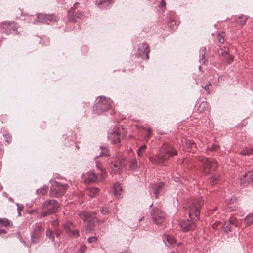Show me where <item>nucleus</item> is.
<instances>
[{"label": "nucleus", "mask_w": 253, "mask_h": 253, "mask_svg": "<svg viewBox=\"0 0 253 253\" xmlns=\"http://www.w3.org/2000/svg\"><path fill=\"white\" fill-rule=\"evenodd\" d=\"M78 215L85 222L84 226L86 231L89 232H92L94 229L96 221L95 213L93 212H91L87 211H82L78 213Z\"/></svg>", "instance_id": "3"}, {"label": "nucleus", "mask_w": 253, "mask_h": 253, "mask_svg": "<svg viewBox=\"0 0 253 253\" xmlns=\"http://www.w3.org/2000/svg\"><path fill=\"white\" fill-rule=\"evenodd\" d=\"M203 204L204 199L202 198H198L189 203L187 205L188 212L190 219L183 220L179 223L183 231L187 232L195 229V222L199 219L200 208Z\"/></svg>", "instance_id": "1"}, {"label": "nucleus", "mask_w": 253, "mask_h": 253, "mask_svg": "<svg viewBox=\"0 0 253 253\" xmlns=\"http://www.w3.org/2000/svg\"><path fill=\"white\" fill-rule=\"evenodd\" d=\"M42 227L40 225L36 224L31 233V243L35 244L39 242L41 236Z\"/></svg>", "instance_id": "15"}, {"label": "nucleus", "mask_w": 253, "mask_h": 253, "mask_svg": "<svg viewBox=\"0 0 253 253\" xmlns=\"http://www.w3.org/2000/svg\"><path fill=\"white\" fill-rule=\"evenodd\" d=\"M253 222V214H249L244 218V223L247 226L251 225Z\"/></svg>", "instance_id": "26"}, {"label": "nucleus", "mask_w": 253, "mask_h": 253, "mask_svg": "<svg viewBox=\"0 0 253 253\" xmlns=\"http://www.w3.org/2000/svg\"><path fill=\"white\" fill-rule=\"evenodd\" d=\"M151 129L150 128H147L146 129V137L147 138H149L150 137V136H151Z\"/></svg>", "instance_id": "43"}, {"label": "nucleus", "mask_w": 253, "mask_h": 253, "mask_svg": "<svg viewBox=\"0 0 253 253\" xmlns=\"http://www.w3.org/2000/svg\"><path fill=\"white\" fill-rule=\"evenodd\" d=\"M99 192V188H94V187L91 188L88 190L87 194L90 197H95L98 194Z\"/></svg>", "instance_id": "23"}, {"label": "nucleus", "mask_w": 253, "mask_h": 253, "mask_svg": "<svg viewBox=\"0 0 253 253\" xmlns=\"http://www.w3.org/2000/svg\"><path fill=\"white\" fill-rule=\"evenodd\" d=\"M177 154L174 146L169 143L164 144L159 149V153L151 158V162L155 164L166 166V161Z\"/></svg>", "instance_id": "2"}, {"label": "nucleus", "mask_w": 253, "mask_h": 253, "mask_svg": "<svg viewBox=\"0 0 253 253\" xmlns=\"http://www.w3.org/2000/svg\"><path fill=\"white\" fill-rule=\"evenodd\" d=\"M208 103L206 101H202L199 105L198 110L199 112H204L206 109H208Z\"/></svg>", "instance_id": "28"}, {"label": "nucleus", "mask_w": 253, "mask_h": 253, "mask_svg": "<svg viewBox=\"0 0 253 253\" xmlns=\"http://www.w3.org/2000/svg\"><path fill=\"white\" fill-rule=\"evenodd\" d=\"M160 4L162 6H165V2L164 1V0H162L161 2H160Z\"/></svg>", "instance_id": "49"}, {"label": "nucleus", "mask_w": 253, "mask_h": 253, "mask_svg": "<svg viewBox=\"0 0 253 253\" xmlns=\"http://www.w3.org/2000/svg\"><path fill=\"white\" fill-rule=\"evenodd\" d=\"M63 227L65 232H67V231H69V230H70L71 228H73L74 225L72 222L70 221H67L64 224Z\"/></svg>", "instance_id": "31"}, {"label": "nucleus", "mask_w": 253, "mask_h": 253, "mask_svg": "<svg viewBox=\"0 0 253 253\" xmlns=\"http://www.w3.org/2000/svg\"><path fill=\"white\" fill-rule=\"evenodd\" d=\"M237 220L235 217H231L230 219L224 222L223 226L224 231L226 233L231 232L233 230L232 227L233 226H237Z\"/></svg>", "instance_id": "17"}, {"label": "nucleus", "mask_w": 253, "mask_h": 253, "mask_svg": "<svg viewBox=\"0 0 253 253\" xmlns=\"http://www.w3.org/2000/svg\"><path fill=\"white\" fill-rule=\"evenodd\" d=\"M104 175L105 173L102 170L101 172L97 174L90 172L87 175L85 181L86 183L99 182L104 178Z\"/></svg>", "instance_id": "14"}, {"label": "nucleus", "mask_w": 253, "mask_h": 253, "mask_svg": "<svg viewBox=\"0 0 253 253\" xmlns=\"http://www.w3.org/2000/svg\"><path fill=\"white\" fill-rule=\"evenodd\" d=\"M86 250V246L84 244L81 243L79 245L78 253H84Z\"/></svg>", "instance_id": "34"}, {"label": "nucleus", "mask_w": 253, "mask_h": 253, "mask_svg": "<svg viewBox=\"0 0 253 253\" xmlns=\"http://www.w3.org/2000/svg\"><path fill=\"white\" fill-rule=\"evenodd\" d=\"M200 160L203 163V172L205 174H212L217 167V162L211 158H202Z\"/></svg>", "instance_id": "6"}, {"label": "nucleus", "mask_w": 253, "mask_h": 253, "mask_svg": "<svg viewBox=\"0 0 253 253\" xmlns=\"http://www.w3.org/2000/svg\"><path fill=\"white\" fill-rule=\"evenodd\" d=\"M206 52V48L205 47L201 48L200 50V59L199 61L200 63H204L205 62V55Z\"/></svg>", "instance_id": "27"}, {"label": "nucleus", "mask_w": 253, "mask_h": 253, "mask_svg": "<svg viewBox=\"0 0 253 253\" xmlns=\"http://www.w3.org/2000/svg\"><path fill=\"white\" fill-rule=\"evenodd\" d=\"M152 206H153V204H152L150 206V207H152Z\"/></svg>", "instance_id": "55"}, {"label": "nucleus", "mask_w": 253, "mask_h": 253, "mask_svg": "<svg viewBox=\"0 0 253 253\" xmlns=\"http://www.w3.org/2000/svg\"><path fill=\"white\" fill-rule=\"evenodd\" d=\"M97 238L95 236H92L89 237L87 239V241L89 243H92L93 242H96L97 241Z\"/></svg>", "instance_id": "41"}, {"label": "nucleus", "mask_w": 253, "mask_h": 253, "mask_svg": "<svg viewBox=\"0 0 253 253\" xmlns=\"http://www.w3.org/2000/svg\"><path fill=\"white\" fill-rule=\"evenodd\" d=\"M173 24H176V22L174 21H172L171 22V25H173Z\"/></svg>", "instance_id": "51"}, {"label": "nucleus", "mask_w": 253, "mask_h": 253, "mask_svg": "<svg viewBox=\"0 0 253 253\" xmlns=\"http://www.w3.org/2000/svg\"><path fill=\"white\" fill-rule=\"evenodd\" d=\"M151 215L154 222L157 225L162 224L165 220V213L156 208L152 209L151 212Z\"/></svg>", "instance_id": "11"}, {"label": "nucleus", "mask_w": 253, "mask_h": 253, "mask_svg": "<svg viewBox=\"0 0 253 253\" xmlns=\"http://www.w3.org/2000/svg\"><path fill=\"white\" fill-rule=\"evenodd\" d=\"M239 19L240 21H238L237 22L241 25H243L246 23L247 17L246 16H241L239 17Z\"/></svg>", "instance_id": "39"}, {"label": "nucleus", "mask_w": 253, "mask_h": 253, "mask_svg": "<svg viewBox=\"0 0 253 253\" xmlns=\"http://www.w3.org/2000/svg\"><path fill=\"white\" fill-rule=\"evenodd\" d=\"M57 20L56 16L54 14H44L39 13L37 17L34 20V24H37L40 22L41 23H45L50 24L52 22H56Z\"/></svg>", "instance_id": "9"}, {"label": "nucleus", "mask_w": 253, "mask_h": 253, "mask_svg": "<svg viewBox=\"0 0 253 253\" xmlns=\"http://www.w3.org/2000/svg\"><path fill=\"white\" fill-rule=\"evenodd\" d=\"M5 138H6V141L8 143H10V142H11V140H12V138H11V137L9 136V135H8L5 134Z\"/></svg>", "instance_id": "46"}, {"label": "nucleus", "mask_w": 253, "mask_h": 253, "mask_svg": "<svg viewBox=\"0 0 253 253\" xmlns=\"http://www.w3.org/2000/svg\"><path fill=\"white\" fill-rule=\"evenodd\" d=\"M224 33H219L217 35V40L219 42L223 43L224 42Z\"/></svg>", "instance_id": "36"}, {"label": "nucleus", "mask_w": 253, "mask_h": 253, "mask_svg": "<svg viewBox=\"0 0 253 253\" xmlns=\"http://www.w3.org/2000/svg\"><path fill=\"white\" fill-rule=\"evenodd\" d=\"M101 212L103 215H106L108 212V210L106 207H103L100 209Z\"/></svg>", "instance_id": "42"}, {"label": "nucleus", "mask_w": 253, "mask_h": 253, "mask_svg": "<svg viewBox=\"0 0 253 253\" xmlns=\"http://www.w3.org/2000/svg\"><path fill=\"white\" fill-rule=\"evenodd\" d=\"M113 0H102L99 3H98V6L99 8H101L102 6L104 7L107 6L111 4Z\"/></svg>", "instance_id": "29"}, {"label": "nucleus", "mask_w": 253, "mask_h": 253, "mask_svg": "<svg viewBox=\"0 0 253 253\" xmlns=\"http://www.w3.org/2000/svg\"><path fill=\"white\" fill-rule=\"evenodd\" d=\"M114 194L117 198H120L122 193V188L120 184L117 182L113 186Z\"/></svg>", "instance_id": "21"}, {"label": "nucleus", "mask_w": 253, "mask_h": 253, "mask_svg": "<svg viewBox=\"0 0 253 253\" xmlns=\"http://www.w3.org/2000/svg\"><path fill=\"white\" fill-rule=\"evenodd\" d=\"M163 241L168 246H172L176 243L175 239L169 235H165L163 237Z\"/></svg>", "instance_id": "20"}, {"label": "nucleus", "mask_w": 253, "mask_h": 253, "mask_svg": "<svg viewBox=\"0 0 253 253\" xmlns=\"http://www.w3.org/2000/svg\"><path fill=\"white\" fill-rule=\"evenodd\" d=\"M129 168L131 169H134L137 167V163L136 159H133L129 162Z\"/></svg>", "instance_id": "33"}, {"label": "nucleus", "mask_w": 253, "mask_h": 253, "mask_svg": "<svg viewBox=\"0 0 253 253\" xmlns=\"http://www.w3.org/2000/svg\"><path fill=\"white\" fill-rule=\"evenodd\" d=\"M12 222L10 220L6 218H0V224L6 227L11 226Z\"/></svg>", "instance_id": "30"}, {"label": "nucleus", "mask_w": 253, "mask_h": 253, "mask_svg": "<svg viewBox=\"0 0 253 253\" xmlns=\"http://www.w3.org/2000/svg\"><path fill=\"white\" fill-rule=\"evenodd\" d=\"M4 150L2 148V145L0 142V159L2 158L3 156Z\"/></svg>", "instance_id": "44"}, {"label": "nucleus", "mask_w": 253, "mask_h": 253, "mask_svg": "<svg viewBox=\"0 0 253 253\" xmlns=\"http://www.w3.org/2000/svg\"><path fill=\"white\" fill-rule=\"evenodd\" d=\"M253 181V171L249 170L243 173L240 178L241 186L246 187Z\"/></svg>", "instance_id": "13"}, {"label": "nucleus", "mask_w": 253, "mask_h": 253, "mask_svg": "<svg viewBox=\"0 0 253 253\" xmlns=\"http://www.w3.org/2000/svg\"><path fill=\"white\" fill-rule=\"evenodd\" d=\"M164 183L163 182H158L152 185V188L156 198L158 197L160 193V190L162 189Z\"/></svg>", "instance_id": "19"}, {"label": "nucleus", "mask_w": 253, "mask_h": 253, "mask_svg": "<svg viewBox=\"0 0 253 253\" xmlns=\"http://www.w3.org/2000/svg\"><path fill=\"white\" fill-rule=\"evenodd\" d=\"M59 208L57 201L54 199H48L42 204L43 212L41 213L42 217H45L54 213Z\"/></svg>", "instance_id": "4"}, {"label": "nucleus", "mask_w": 253, "mask_h": 253, "mask_svg": "<svg viewBox=\"0 0 253 253\" xmlns=\"http://www.w3.org/2000/svg\"><path fill=\"white\" fill-rule=\"evenodd\" d=\"M17 28V24L14 22H3L0 24L1 31L7 35L16 33Z\"/></svg>", "instance_id": "10"}, {"label": "nucleus", "mask_w": 253, "mask_h": 253, "mask_svg": "<svg viewBox=\"0 0 253 253\" xmlns=\"http://www.w3.org/2000/svg\"><path fill=\"white\" fill-rule=\"evenodd\" d=\"M253 153V147L251 149H245L241 151L240 154L242 155H249Z\"/></svg>", "instance_id": "32"}, {"label": "nucleus", "mask_w": 253, "mask_h": 253, "mask_svg": "<svg viewBox=\"0 0 253 253\" xmlns=\"http://www.w3.org/2000/svg\"><path fill=\"white\" fill-rule=\"evenodd\" d=\"M2 233H6L5 230L3 229L0 230V234Z\"/></svg>", "instance_id": "50"}, {"label": "nucleus", "mask_w": 253, "mask_h": 253, "mask_svg": "<svg viewBox=\"0 0 253 253\" xmlns=\"http://www.w3.org/2000/svg\"><path fill=\"white\" fill-rule=\"evenodd\" d=\"M199 69H201V66H199Z\"/></svg>", "instance_id": "57"}, {"label": "nucleus", "mask_w": 253, "mask_h": 253, "mask_svg": "<svg viewBox=\"0 0 253 253\" xmlns=\"http://www.w3.org/2000/svg\"><path fill=\"white\" fill-rule=\"evenodd\" d=\"M68 189L67 184H61L56 181L51 182L50 190V196L51 197H59L63 195Z\"/></svg>", "instance_id": "5"}, {"label": "nucleus", "mask_w": 253, "mask_h": 253, "mask_svg": "<svg viewBox=\"0 0 253 253\" xmlns=\"http://www.w3.org/2000/svg\"><path fill=\"white\" fill-rule=\"evenodd\" d=\"M122 131L123 130L120 127H115L114 128L112 132L110 133L108 136L112 143L114 144L120 143L121 139L123 138L124 136Z\"/></svg>", "instance_id": "12"}, {"label": "nucleus", "mask_w": 253, "mask_h": 253, "mask_svg": "<svg viewBox=\"0 0 253 253\" xmlns=\"http://www.w3.org/2000/svg\"><path fill=\"white\" fill-rule=\"evenodd\" d=\"M48 186L45 185L43 186V188L42 189H37L36 191V192L37 193H42L43 195L45 194V192L47 190Z\"/></svg>", "instance_id": "40"}, {"label": "nucleus", "mask_w": 253, "mask_h": 253, "mask_svg": "<svg viewBox=\"0 0 253 253\" xmlns=\"http://www.w3.org/2000/svg\"><path fill=\"white\" fill-rule=\"evenodd\" d=\"M180 244H181V243H179L178 244V246H179Z\"/></svg>", "instance_id": "56"}, {"label": "nucleus", "mask_w": 253, "mask_h": 253, "mask_svg": "<svg viewBox=\"0 0 253 253\" xmlns=\"http://www.w3.org/2000/svg\"><path fill=\"white\" fill-rule=\"evenodd\" d=\"M56 222H54L53 223V225L55 226V225H56Z\"/></svg>", "instance_id": "54"}, {"label": "nucleus", "mask_w": 253, "mask_h": 253, "mask_svg": "<svg viewBox=\"0 0 253 253\" xmlns=\"http://www.w3.org/2000/svg\"><path fill=\"white\" fill-rule=\"evenodd\" d=\"M9 200H10V201H13V199H12L11 198H9Z\"/></svg>", "instance_id": "53"}, {"label": "nucleus", "mask_w": 253, "mask_h": 253, "mask_svg": "<svg viewBox=\"0 0 253 253\" xmlns=\"http://www.w3.org/2000/svg\"><path fill=\"white\" fill-rule=\"evenodd\" d=\"M110 102L105 97L100 96L99 100L93 106V111L96 114L108 110L110 108Z\"/></svg>", "instance_id": "7"}, {"label": "nucleus", "mask_w": 253, "mask_h": 253, "mask_svg": "<svg viewBox=\"0 0 253 253\" xmlns=\"http://www.w3.org/2000/svg\"><path fill=\"white\" fill-rule=\"evenodd\" d=\"M187 151L189 152L195 151L196 144L195 142L192 140H189L187 141Z\"/></svg>", "instance_id": "25"}, {"label": "nucleus", "mask_w": 253, "mask_h": 253, "mask_svg": "<svg viewBox=\"0 0 253 253\" xmlns=\"http://www.w3.org/2000/svg\"><path fill=\"white\" fill-rule=\"evenodd\" d=\"M74 229V227L73 228H71L70 230H69V231H67V232H66L68 235H69L71 233V232H72V231H73V230Z\"/></svg>", "instance_id": "48"}, {"label": "nucleus", "mask_w": 253, "mask_h": 253, "mask_svg": "<svg viewBox=\"0 0 253 253\" xmlns=\"http://www.w3.org/2000/svg\"><path fill=\"white\" fill-rule=\"evenodd\" d=\"M16 204L17 207V211H18V216H20L21 215V212L23 210L24 206H23V205H22L21 204H19L18 203H16Z\"/></svg>", "instance_id": "37"}, {"label": "nucleus", "mask_w": 253, "mask_h": 253, "mask_svg": "<svg viewBox=\"0 0 253 253\" xmlns=\"http://www.w3.org/2000/svg\"><path fill=\"white\" fill-rule=\"evenodd\" d=\"M146 148L147 145L146 144H143L139 148L137 151V155L139 158H143L144 157V154L146 152Z\"/></svg>", "instance_id": "22"}, {"label": "nucleus", "mask_w": 253, "mask_h": 253, "mask_svg": "<svg viewBox=\"0 0 253 253\" xmlns=\"http://www.w3.org/2000/svg\"><path fill=\"white\" fill-rule=\"evenodd\" d=\"M79 4V2H76L75 4H74V6L75 7H76L77 6V5Z\"/></svg>", "instance_id": "52"}, {"label": "nucleus", "mask_w": 253, "mask_h": 253, "mask_svg": "<svg viewBox=\"0 0 253 253\" xmlns=\"http://www.w3.org/2000/svg\"><path fill=\"white\" fill-rule=\"evenodd\" d=\"M211 85V84L209 83L208 84H206L204 86H202L206 91L208 93H209V86Z\"/></svg>", "instance_id": "45"}, {"label": "nucleus", "mask_w": 253, "mask_h": 253, "mask_svg": "<svg viewBox=\"0 0 253 253\" xmlns=\"http://www.w3.org/2000/svg\"><path fill=\"white\" fill-rule=\"evenodd\" d=\"M209 182L211 185H214L218 183L219 181V175L217 173H215L213 175L209 178Z\"/></svg>", "instance_id": "24"}, {"label": "nucleus", "mask_w": 253, "mask_h": 253, "mask_svg": "<svg viewBox=\"0 0 253 253\" xmlns=\"http://www.w3.org/2000/svg\"><path fill=\"white\" fill-rule=\"evenodd\" d=\"M101 152L100 156H107L109 155L108 149L105 147H100Z\"/></svg>", "instance_id": "35"}, {"label": "nucleus", "mask_w": 253, "mask_h": 253, "mask_svg": "<svg viewBox=\"0 0 253 253\" xmlns=\"http://www.w3.org/2000/svg\"><path fill=\"white\" fill-rule=\"evenodd\" d=\"M218 147H219L217 145L215 144L213 145L212 150L214 151L216 150L217 149H218Z\"/></svg>", "instance_id": "47"}, {"label": "nucleus", "mask_w": 253, "mask_h": 253, "mask_svg": "<svg viewBox=\"0 0 253 253\" xmlns=\"http://www.w3.org/2000/svg\"><path fill=\"white\" fill-rule=\"evenodd\" d=\"M126 166V163L125 158H114L111 161L110 168L114 173H120L122 171V168Z\"/></svg>", "instance_id": "8"}, {"label": "nucleus", "mask_w": 253, "mask_h": 253, "mask_svg": "<svg viewBox=\"0 0 253 253\" xmlns=\"http://www.w3.org/2000/svg\"><path fill=\"white\" fill-rule=\"evenodd\" d=\"M149 52V46L148 44L145 43L142 44L138 49L137 53L138 55L141 57H144L145 56L146 59H148Z\"/></svg>", "instance_id": "18"}, {"label": "nucleus", "mask_w": 253, "mask_h": 253, "mask_svg": "<svg viewBox=\"0 0 253 253\" xmlns=\"http://www.w3.org/2000/svg\"><path fill=\"white\" fill-rule=\"evenodd\" d=\"M62 232L63 230L61 229H55L54 230L48 229L46 231V235L51 241L54 242L55 236L59 238L62 234Z\"/></svg>", "instance_id": "16"}, {"label": "nucleus", "mask_w": 253, "mask_h": 253, "mask_svg": "<svg viewBox=\"0 0 253 253\" xmlns=\"http://www.w3.org/2000/svg\"><path fill=\"white\" fill-rule=\"evenodd\" d=\"M69 236L73 238H77L79 236V232L78 230H75V229L71 232L70 234L69 235Z\"/></svg>", "instance_id": "38"}]
</instances>
